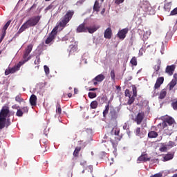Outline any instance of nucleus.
Returning <instances> with one entry per match:
<instances>
[{
  "instance_id": "nucleus-2",
  "label": "nucleus",
  "mask_w": 177,
  "mask_h": 177,
  "mask_svg": "<svg viewBox=\"0 0 177 177\" xmlns=\"http://www.w3.org/2000/svg\"><path fill=\"white\" fill-rule=\"evenodd\" d=\"M10 110L9 106H3L0 111V130L8 128L10 122Z\"/></svg>"
},
{
  "instance_id": "nucleus-53",
  "label": "nucleus",
  "mask_w": 177,
  "mask_h": 177,
  "mask_svg": "<svg viewBox=\"0 0 177 177\" xmlns=\"http://www.w3.org/2000/svg\"><path fill=\"white\" fill-rule=\"evenodd\" d=\"M2 167H3L4 168L8 167V163H6V162H3V165H1Z\"/></svg>"
},
{
  "instance_id": "nucleus-52",
  "label": "nucleus",
  "mask_w": 177,
  "mask_h": 177,
  "mask_svg": "<svg viewBox=\"0 0 177 177\" xmlns=\"http://www.w3.org/2000/svg\"><path fill=\"white\" fill-rule=\"evenodd\" d=\"M74 50H75V51L77 50V47H75V46H74L71 48L70 53H71V52H73V51H74Z\"/></svg>"
},
{
  "instance_id": "nucleus-7",
  "label": "nucleus",
  "mask_w": 177,
  "mask_h": 177,
  "mask_svg": "<svg viewBox=\"0 0 177 177\" xmlns=\"http://www.w3.org/2000/svg\"><path fill=\"white\" fill-rule=\"evenodd\" d=\"M143 120H145V112L140 111L139 112L134 118H133V121L137 124V125H140L142 122H143Z\"/></svg>"
},
{
  "instance_id": "nucleus-13",
  "label": "nucleus",
  "mask_w": 177,
  "mask_h": 177,
  "mask_svg": "<svg viewBox=\"0 0 177 177\" xmlns=\"http://www.w3.org/2000/svg\"><path fill=\"white\" fill-rule=\"evenodd\" d=\"M151 158L149 157V155L145 153H142L141 156L138 158V161L140 162H147V161H150Z\"/></svg>"
},
{
  "instance_id": "nucleus-18",
  "label": "nucleus",
  "mask_w": 177,
  "mask_h": 177,
  "mask_svg": "<svg viewBox=\"0 0 177 177\" xmlns=\"http://www.w3.org/2000/svg\"><path fill=\"white\" fill-rule=\"evenodd\" d=\"M37 95L32 94L29 100L30 104L33 106H37Z\"/></svg>"
},
{
  "instance_id": "nucleus-28",
  "label": "nucleus",
  "mask_w": 177,
  "mask_h": 177,
  "mask_svg": "<svg viewBox=\"0 0 177 177\" xmlns=\"http://www.w3.org/2000/svg\"><path fill=\"white\" fill-rule=\"evenodd\" d=\"M159 150L162 153H167V151H168V147H167V145H165L164 143H162Z\"/></svg>"
},
{
  "instance_id": "nucleus-32",
  "label": "nucleus",
  "mask_w": 177,
  "mask_h": 177,
  "mask_svg": "<svg viewBox=\"0 0 177 177\" xmlns=\"http://www.w3.org/2000/svg\"><path fill=\"white\" fill-rule=\"evenodd\" d=\"M131 64L132 66H138V59L136 57H133L130 61Z\"/></svg>"
},
{
  "instance_id": "nucleus-4",
  "label": "nucleus",
  "mask_w": 177,
  "mask_h": 177,
  "mask_svg": "<svg viewBox=\"0 0 177 177\" xmlns=\"http://www.w3.org/2000/svg\"><path fill=\"white\" fill-rule=\"evenodd\" d=\"M118 113H120V111H117V109H110L109 118V125L111 127H117L118 124V121L117 120V119L118 118Z\"/></svg>"
},
{
  "instance_id": "nucleus-58",
  "label": "nucleus",
  "mask_w": 177,
  "mask_h": 177,
  "mask_svg": "<svg viewBox=\"0 0 177 177\" xmlns=\"http://www.w3.org/2000/svg\"><path fill=\"white\" fill-rule=\"evenodd\" d=\"M73 96V94L71 93H69L68 94V97H71Z\"/></svg>"
},
{
  "instance_id": "nucleus-64",
  "label": "nucleus",
  "mask_w": 177,
  "mask_h": 177,
  "mask_svg": "<svg viewBox=\"0 0 177 177\" xmlns=\"http://www.w3.org/2000/svg\"><path fill=\"white\" fill-rule=\"evenodd\" d=\"M176 140H177V137H176Z\"/></svg>"
},
{
  "instance_id": "nucleus-11",
  "label": "nucleus",
  "mask_w": 177,
  "mask_h": 177,
  "mask_svg": "<svg viewBox=\"0 0 177 177\" xmlns=\"http://www.w3.org/2000/svg\"><path fill=\"white\" fill-rule=\"evenodd\" d=\"M77 32H88V26L85 23H82L78 26L76 29Z\"/></svg>"
},
{
  "instance_id": "nucleus-50",
  "label": "nucleus",
  "mask_w": 177,
  "mask_h": 177,
  "mask_svg": "<svg viewBox=\"0 0 177 177\" xmlns=\"http://www.w3.org/2000/svg\"><path fill=\"white\" fill-rule=\"evenodd\" d=\"M53 8V5L50 4L48 7H46V10H50Z\"/></svg>"
},
{
  "instance_id": "nucleus-39",
  "label": "nucleus",
  "mask_w": 177,
  "mask_h": 177,
  "mask_svg": "<svg viewBox=\"0 0 177 177\" xmlns=\"http://www.w3.org/2000/svg\"><path fill=\"white\" fill-rule=\"evenodd\" d=\"M110 75L111 80H113V81H115V72L114 71V69L111 71Z\"/></svg>"
},
{
  "instance_id": "nucleus-10",
  "label": "nucleus",
  "mask_w": 177,
  "mask_h": 177,
  "mask_svg": "<svg viewBox=\"0 0 177 177\" xmlns=\"http://www.w3.org/2000/svg\"><path fill=\"white\" fill-rule=\"evenodd\" d=\"M28 113V106H23L21 109H18L16 113L17 117H21L23 114Z\"/></svg>"
},
{
  "instance_id": "nucleus-51",
  "label": "nucleus",
  "mask_w": 177,
  "mask_h": 177,
  "mask_svg": "<svg viewBox=\"0 0 177 177\" xmlns=\"http://www.w3.org/2000/svg\"><path fill=\"white\" fill-rule=\"evenodd\" d=\"M12 109H15V110H19V109H20V106H17V105L15 104V105H13L12 106Z\"/></svg>"
},
{
  "instance_id": "nucleus-54",
  "label": "nucleus",
  "mask_w": 177,
  "mask_h": 177,
  "mask_svg": "<svg viewBox=\"0 0 177 177\" xmlns=\"http://www.w3.org/2000/svg\"><path fill=\"white\" fill-rule=\"evenodd\" d=\"M89 91H97V88H90Z\"/></svg>"
},
{
  "instance_id": "nucleus-48",
  "label": "nucleus",
  "mask_w": 177,
  "mask_h": 177,
  "mask_svg": "<svg viewBox=\"0 0 177 177\" xmlns=\"http://www.w3.org/2000/svg\"><path fill=\"white\" fill-rule=\"evenodd\" d=\"M9 74H12V72H11V71H10V68L6 69V70L5 71V75H9Z\"/></svg>"
},
{
  "instance_id": "nucleus-46",
  "label": "nucleus",
  "mask_w": 177,
  "mask_h": 177,
  "mask_svg": "<svg viewBox=\"0 0 177 177\" xmlns=\"http://www.w3.org/2000/svg\"><path fill=\"white\" fill-rule=\"evenodd\" d=\"M125 96L128 97H131V93L129 92V89H127L125 91Z\"/></svg>"
},
{
  "instance_id": "nucleus-60",
  "label": "nucleus",
  "mask_w": 177,
  "mask_h": 177,
  "mask_svg": "<svg viewBox=\"0 0 177 177\" xmlns=\"http://www.w3.org/2000/svg\"><path fill=\"white\" fill-rule=\"evenodd\" d=\"M172 177H177V174H174Z\"/></svg>"
},
{
  "instance_id": "nucleus-56",
  "label": "nucleus",
  "mask_w": 177,
  "mask_h": 177,
  "mask_svg": "<svg viewBox=\"0 0 177 177\" xmlns=\"http://www.w3.org/2000/svg\"><path fill=\"white\" fill-rule=\"evenodd\" d=\"M106 12V9L103 8L102 10L101 11V15H103Z\"/></svg>"
},
{
  "instance_id": "nucleus-44",
  "label": "nucleus",
  "mask_w": 177,
  "mask_h": 177,
  "mask_svg": "<svg viewBox=\"0 0 177 177\" xmlns=\"http://www.w3.org/2000/svg\"><path fill=\"white\" fill-rule=\"evenodd\" d=\"M44 71H45V73L46 74V75H49V67H48V66L45 65L44 66Z\"/></svg>"
},
{
  "instance_id": "nucleus-34",
  "label": "nucleus",
  "mask_w": 177,
  "mask_h": 177,
  "mask_svg": "<svg viewBox=\"0 0 177 177\" xmlns=\"http://www.w3.org/2000/svg\"><path fill=\"white\" fill-rule=\"evenodd\" d=\"M56 107V113L60 115V114H62V106H60V104L57 103Z\"/></svg>"
},
{
  "instance_id": "nucleus-8",
  "label": "nucleus",
  "mask_w": 177,
  "mask_h": 177,
  "mask_svg": "<svg viewBox=\"0 0 177 177\" xmlns=\"http://www.w3.org/2000/svg\"><path fill=\"white\" fill-rule=\"evenodd\" d=\"M128 31H129V29L128 28H123L118 31L117 34V37L119 38V39H125L127 37V35L128 34Z\"/></svg>"
},
{
  "instance_id": "nucleus-31",
  "label": "nucleus",
  "mask_w": 177,
  "mask_h": 177,
  "mask_svg": "<svg viewBox=\"0 0 177 177\" xmlns=\"http://www.w3.org/2000/svg\"><path fill=\"white\" fill-rule=\"evenodd\" d=\"M140 8L142 9V10L144 12H149V8L150 7H149L148 4L142 3L141 6H140Z\"/></svg>"
},
{
  "instance_id": "nucleus-62",
  "label": "nucleus",
  "mask_w": 177,
  "mask_h": 177,
  "mask_svg": "<svg viewBox=\"0 0 177 177\" xmlns=\"http://www.w3.org/2000/svg\"><path fill=\"white\" fill-rule=\"evenodd\" d=\"M46 1V2H49V1H50V0H45Z\"/></svg>"
},
{
  "instance_id": "nucleus-26",
  "label": "nucleus",
  "mask_w": 177,
  "mask_h": 177,
  "mask_svg": "<svg viewBox=\"0 0 177 177\" xmlns=\"http://www.w3.org/2000/svg\"><path fill=\"white\" fill-rule=\"evenodd\" d=\"M110 110V104H107L105 106V109L103 111V117L104 118H106L107 117V114H109V111Z\"/></svg>"
},
{
  "instance_id": "nucleus-24",
  "label": "nucleus",
  "mask_w": 177,
  "mask_h": 177,
  "mask_svg": "<svg viewBox=\"0 0 177 177\" xmlns=\"http://www.w3.org/2000/svg\"><path fill=\"white\" fill-rule=\"evenodd\" d=\"M176 84H177V80H172L168 84L169 91H172V89L175 88V86L176 85Z\"/></svg>"
},
{
  "instance_id": "nucleus-12",
  "label": "nucleus",
  "mask_w": 177,
  "mask_h": 177,
  "mask_svg": "<svg viewBox=\"0 0 177 177\" xmlns=\"http://www.w3.org/2000/svg\"><path fill=\"white\" fill-rule=\"evenodd\" d=\"M164 84V77H158L153 86V91L158 89Z\"/></svg>"
},
{
  "instance_id": "nucleus-41",
  "label": "nucleus",
  "mask_w": 177,
  "mask_h": 177,
  "mask_svg": "<svg viewBox=\"0 0 177 177\" xmlns=\"http://www.w3.org/2000/svg\"><path fill=\"white\" fill-rule=\"evenodd\" d=\"M171 107H172L174 110L177 111V100L174 101V102L171 103Z\"/></svg>"
},
{
  "instance_id": "nucleus-49",
  "label": "nucleus",
  "mask_w": 177,
  "mask_h": 177,
  "mask_svg": "<svg viewBox=\"0 0 177 177\" xmlns=\"http://www.w3.org/2000/svg\"><path fill=\"white\" fill-rule=\"evenodd\" d=\"M133 97H136L138 96L137 93H136V88H133Z\"/></svg>"
},
{
  "instance_id": "nucleus-45",
  "label": "nucleus",
  "mask_w": 177,
  "mask_h": 177,
  "mask_svg": "<svg viewBox=\"0 0 177 177\" xmlns=\"http://www.w3.org/2000/svg\"><path fill=\"white\" fill-rule=\"evenodd\" d=\"M6 35V32H3L1 38H0V44L3 41V38H5V36Z\"/></svg>"
},
{
  "instance_id": "nucleus-16",
  "label": "nucleus",
  "mask_w": 177,
  "mask_h": 177,
  "mask_svg": "<svg viewBox=\"0 0 177 177\" xmlns=\"http://www.w3.org/2000/svg\"><path fill=\"white\" fill-rule=\"evenodd\" d=\"M175 65L167 66L165 69V73L168 74V75H174V71H175Z\"/></svg>"
},
{
  "instance_id": "nucleus-15",
  "label": "nucleus",
  "mask_w": 177,
  "mask_h": 177,
  "mask_svg": "<svg viewBox=\"0 0 177 177\" xmlns=\"http://www.w3.org/2000/svg\"><path fill=\"white\" fill-rule=\"evenodd\" d=\"M135 133L136 136H139L140 138H143L146 134V131H145V129L142 128V129L140 127H137L135 131Z\"/></svg>"
},
{
  "instance_id": "nucleus-37",
  "label": "nucleus",
  "mask_w": 177,
  "mask_h": 177,
  "mask_svg": "<svg viewBox=\"0 0 177 177\" xmlns=\"http://www.w3.org/2000/svg\"><path fill=\"white\" fill-rule=\"evenodd\" d=\"M97 101L95 100L91 102L90 106L92 109H97Z\"/></svg>"
},
{
  "instance_id": "nucleus-5",
  "label": "nucleus",
  "mask_w": 177,
  "mask_h": 177,
  "mask_svg": "<svg viewBox=\"0 0 177 177\" xmlns=\"http://www.w3.org/2000/svg\"><path fill=\"white\" fill-rule=\"evenodd\" d=\"M175 124V119L172 117L167 116L160 125L162 127L163 131H172V125Z\"/></svg>"
},
{
  "instance_id": "nucleus-20",
  "label": "nucleus",
  "mask_w": 177,
  "mask_h": 177,
  "mask_svg": "<svg viewBox=\"0 0 177 177\" xmlns=\"http://www.w3.org/2000/svg\"><path fill=\"white\" fill-rule=\"evenodd\" d=\"M97 30H99V27L97 26H90V27L87 26V32H89V34H93V32H96Z\"/></svg>"
},
{
  "instance_id": "nucleus-43",
  "label": "nucleus",
  "mask_w": 177,
  "mask_h": 177,
  "mask_svg": "<svg viewBox=\"0 0 177 177\" xmlns=\"http://www.w3.org/2000/svg\"><path fill=\"white\" fill-rule=\"evenodd\" d=\"M175 15H177V7L170 12V16H175Z\"/></svg>"
},
{
  "instance_id": "nucleus-57",
  "label": "nucleus",
  "mask_w": 177,
  "mask_h": 177,
  "mask_svg": "<svg viewBox=\"0 0 177 177\" xmlns=\"http://www.w3.org/2000/svg\"><path fill=\"white\" fill-rule=\"evenodd\" d=\"M174 79H173V80H177V74H176V73H175V74L174 75Z\"/></svg>"
},
{
  "instance_id": "nucleus-22",
  "label": "nucleus",
  "mask_w": 177,
  "mask_h": 177,
  "mask_svg": "<svg viewBox=\"0 0 177 177\" xmlns=\"http://www.w3.org/2000/svg\"><path fill=\"white\" fill-rule=\"evenodd\" d=\"M112 127H113V128L111 131V135H115L118 136V135H120V129L117 127V126H112Z\"/></svg>"
},
{
  "instance_id": "nucleus-55",
  "label": "nucleus",
  "mask_w": 177,
  "mask_h": 177,
  "mask_svg": "<svg viewBox=\"0 0 177 177\" xmlns=\"http://www.w3.org/2000/svg\"><path fill=\"white\" fill-rule=\"evenodd\" d=\"M34 8H36L35 4H33V5L30 8V10H31L32 9H34Z\"/></svg>"
},
{
  "instance_id": "nucleus-42",
  "label": "nucleus",
  "mask_w": 177,
  "mask_h": 177,
  "mask_svg": "<svg viewBox=\"0 0 177 177\" xmlns=\"http://www.w3.org/2000/svg\"><path fill=\"white\" fill-rule=\"evenodd\" d=\"M41 63V59L39 58V56L36 57V59L35 60V64L38 65Z\"/></svg>"
},
{
  "instance_id": "nucleus-61",
  "label": "nucleus",
  "mask_w": 177,
  "mask_h": 177,
  "mask_svg": "<svg viewBox=\"0 0 177 177\" xmlns=\"http://www.w3.org/2000/svg\"><path fill=\"white\" fill-rule=\"evenodd\" d=\"M167 135H169V133H171L169 131V132H166Z\"/></svg>"
},
{
  "instance_id": "nucleus-47",
  "label": "nucleus",
  "mask_w": 177,
  "mask_h": 177,
  "mask_svg": "<svg viewBox=\"0 0 177 177\" xmlns=\"http://www.w3.org/2000/svg\"><path fill=\"white\" fill-rule=\"evenodd\" d=\"M124 1V0H115V3L116 5H120V3H123Z\"/></svg>"
},
{
  "instance_id": "nucleus-29",
  "label": "nucleus",
  "mask_w": 177,
  "mask_h": 177,
  "mask_svg": "<svg viewBox=\"0 0 177 177\" xmlns=\"http://www.w3.org/2000/svg\"><path fill=\"white\" fill-rule=\"evenodd\" d=\"M166 146L167 147V149H172V147L176 146V143L174 141H169Z\"/></svg>"
},
{
  "instance_id": "nucleus-27",
  "label": "nucleus",
  "mask_w": 177,
  "mask_h": 177,
  "mask_svg": "<svg viewBox=\"0 0 177 177\" xmlns=\"http://www.w3.org/2000/svg\"><path fill=\"white\" fill-rule=\"evenodd\" d=\"M100 10V5H99V1L96 0L93 6V11L99 12Z\"/></svg>"
},
{
  "instance_id": "nucleus-40",
  "label": "nucleus",
  "mask_w": 177,
  "mask_h": 177,
  "mask_svg": "<svg viewBox=\"0 0 177 177\" xmlns=\"http://www.w3.org/2000/svg\"><path fill=\"white\" fill-rule=\"evenodd\" d=\"M96 96H97L96 95V93H93V92H89L88 93V97L90 99H95V97H96Z\"/></svg>"
},
{
  "instance_id": "nucleus-1",
  "label": "nucleus",
  "mask_w": 177,
  "mask_h": 177,
  "mask_svg": "<svg viewBox=\"0 0 177 177\" xmlns=\"http://www.w3.org/2000/svg\"><path fill=\"white\" fill-rule=\"evenodd\" d=\"M75 13V12L73 10H68L66 14L59 19V22L57 23V26H56L53 29L46 39L45 44L46 45H49V44H52V42L55 41L56 36L57 35V30H59V28H61V30H63L67 27V24L70 23V21L71 19H73Z\"/></svg>"
},
{
  "instance_id": "nucleus-63",
  "label": "nucleus",
  "mask_w": 177,
  "mask_h": 177,
  "mask_svg": "<svg viewBox=\"0 0 177 177\" xmlns=\"http://www.w3.org/2000/svg\"><path fill=\"white\" fill-rule=\"evenodd\" d=\"M69 89H73V88L72 87H69Z\"/></svg>"
},
{
  "instance_id": "nucleus-14",
  "label": "nucleus",
  "mask_w": 177,
  "mask_h": 177,
  "mask_svg": "<svg viewBox=\"0 0 177 177\" xmlns=\"http://www.w3.org/2000/svg\"><path fill=\"white\" fill-rule=\"evenodd\" d=\"M112 37H113V30H111V28H106L104 32V37L106 39H111Z\"/></svg>"
},
{
  "instance_id": "nucleus-17",
  "label": "nucleus",
  "mask_w": 177,
  "mask_h": 177,
  "mask_svg": "<svg viewBox=\"0 0 177 177\" xmlns=\"http://www.w3.org/2000/svg\"><path fill=\"white\" fill-rule=\"evenodd\" d=\"M23 66V64L21 62H19L17 65L14 66L12 68H10L11 71V74H14V73H16V71H19L20 70V67Z\"/></svg>"
},
{
  "instance_id": "nucleus-21",
  "label": "nucleus",
  "mask_w": 177,
  "mask_h": 177,
  "mask_svg": "<svg viewBox=\"0 0 177 177\" xmlns=\"http://www.w3.org/2000/svg\"><path fill=\"white\" fill-rule=\"evenodd\" d=\"M158 136V133L155 131H151L148 133V138L149 139H156Z\"/></svg>"
},
{
  "instance_id": "nucleus-3",
  "label": "nucleus",
  "mask_w": 177,
  "mask_h": 177,
  "mask_svg": "<svg viewBox=\"0 0 177 177\" xmlns=\"http://www.w3.org/2000/svg\"><path fill=\"white\" fill-rule=\"evenodd\" d=\"M42 17L41 15L34 16L29 19H28L23 25L21 26L19 30H18V34H21L24 31H26L27 28H30V27H35L38 23H39V20Z\"/></svg>"
},
{
  "instance_id": "nucleus-30",
  "label": "nucleus",
  "mask_w": 177,
  "mask_h": 177,
  "mask_svg": "<svg viewBox=\"0 0 177 177\" xmlns=\"http://www.w3.org/2000/svg\"><path fill=\"white\" fill-rule=\"evenodd\" d=\"M80 151H81V147H77L73 152L74 157H78Z\"/></svg>"
},
{
  "instance_id": "nucleus-9",
  "label": "nucleus",
  "mask_w": 177,
  "mask_h": 177,
  "mask_svg": "<svg viewBox=\"0 0 177 177\" xmlns=\"http://www.w3.org/2000/svg\"><path fill=\"white\" fill-rule=\"evenodd\" d=\"M104 78H106V77H104V75L100 74L92 80V82L93 85L96 86V85H97V82H102L104 80Z\"/></svg>"
},
{
  "instance_id": "nucleus-35",
  "label": "nucleus",
  "mask_w": 177,
  "mask_h": 177,
  "mask_svg": "<svg viewBox=\"0 0 177 177\" xmlns=\"http://www.w3.org/2000/svg\"><path fill=\"white\" fill-rule=\"evenodd\" d=\"M15 100L18 103H21V102H24V99H23V97H21V95H20V94L15 97Z\"/></svg>"
},
{
  "instance_id": "nucleus-59",
  "label": "nucleus",
  "mask_w": 177,
  "mask_h": 177,
  "mask_svg": "<svg viewBox=\"0 0 177 177\" xmlns=\"http://www.w3.org/2000/svg\"><path fill=\"white\" fill-rule=\"evenodd\" d=\"M74 92H75V93H77V92H78V90L77 88H75Z\"/></svg>"
},
{
  "instance_id": "nucleus-6",
  "label": "nucleus",
  "mask_w": 177,
  "mask_h": 177,
  "mask_svg": "<svg viewBox=\"0 0 177 177\" xmlns=\"http://www.w3.org/2000/svg\"><path fill=\"white\" fill-rule=\"evenodd\" d=\"M31 50H32V44H30L27 46L23 55L24 60L19 62L20 63L24 64L25 63H27L30 59H31V57L28 56L30 53H31Z\"/></svg>"
},
{
  "instance_id": "nucleus-23",
  "label": "nucleus",
  "mask_w": 177,
  "mask_h": 177,
  "mask_svg": "<svg viewBox=\"0 0 177 177\" xmlns=\"http://www.w3.org/2000/svg\"><path fill=\"white\" fill-rule=\"evenodd\" d=\"M153 68L156 72L153 73L152 77H157V75H158V71H160V68H161V65L158 64L156 65Z\"/></svg>"
},
{
  "instance_id": "nucleus-38",
  "label": "nucleus",
  "mask_w": 177,
  "mask_h": 177,
  "mask_svg": "<svg viewBox=\"0 0 177 177\" xmlns=\"http://www.w3.org/2000/svg\"><path fill=\"white\" fill-rule=\"evenodd\" d=\"M133 102H135V97H133V96L129 97V100L127 102V104H129V106H131V104H132V103H133Z\"/></svg>"
},
{
  "instance_id": "nucleus-25",
  "label": "nucleus",
  "mask_w": 177,
  "mask_h": 177,
  "mask_svg": "<svg viewBox=\"0 0 177 177\" xmlns=\"http://www.w3.org/2000/svg\"><path fill=\"white\" fill-rule=\"evenodd\" d=\"M165 96H167V89L164 88L160 91L158 99H165Z\"/></svg>"
},
{
  "instance_id": "nucleus-36",
  "label": "nucleus",
  "mask_w": 177,
  "mask_h": 177,
  "mask_svg": "<svg viewBox=\"0 0 177 177\" xmlns=\"http://www.w3.org/2000/svg\"><path fill=\"white\" fill-rule=\"evenodd\" d=\"M10 23H12V21L9 20L8 21V22L4 25L3 28V31L4 32H6V30H8V27H9V26H10Z\"/></svg>"
},
{
  "instance_id": "nucleus-33",
  "label": "nucleus",
  "mask_w": 177,
  "mask_h": 177,
  "mask_svg": "<svg viewBox=\"0 0 177 177\" xmlns=\"http://www.w3.org/2000/svg\"><path fill=\"white\" fill-rule=\"evenodd\" d=\"M111 142L112 143V146H113V149H115L116 150L117 146H118V141H117L116 139L111 140Z\"/></svg>"
},
{
  "instance_id": "nucleus-19",
  "label": "nucleus",
  "mask_w": 177,
  "mask_h": 177,
  "mask_svg": "<svg viewBox=\"0 0 177 177\" xmlns=\"http://www.w3.org/2000/svg\"><path fill=\"white\" fill-rule=\"evenodd\" d=\"M174 153H171V152H169L166 155H165L162 161H169L170 160H172L174 158Z\"/></svg>"
}]
</instances>
